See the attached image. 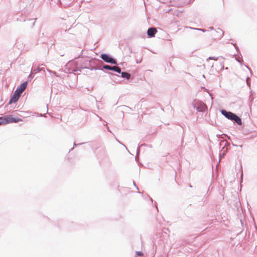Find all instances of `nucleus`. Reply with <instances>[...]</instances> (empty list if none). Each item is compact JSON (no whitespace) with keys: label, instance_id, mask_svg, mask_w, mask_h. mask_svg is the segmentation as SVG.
<instances>
[{"label":"nucleus","instance_id":"nucleus-1","mask_svg":"<svg viewBox=\"0 0 257 257\" xmlns=\"http://www.w3.org/2000/svg\"><path fill=\"white\" fill-rule=\"evenodd\" d=\"M220 112L221 113L228 119L234 121V122L238 125L242 124L241 118L235 113L231 111H227L224 109H222Z\"/></svg>","mask_w":257,"mask_h":257},{"label":"nucleus","instance_id":"nucleus-2","mask_svg":"<svg viewBox=\"0 0 257 257\" xmlns=\"http://www.w3.org/2000/svg\"><path fill=\"white\" fill-rule=\"evenodd\" d=\"M194 108H196L197 111L203 112L207 109L206 105L202 101H197L193 103Z\"/></svg>","mask_w":257,"mask_h":257},{"label":"nucleus","instance_id":"nucleus-3","mask_svg":"<svg viewBox=\"0 0 257 257\" xmlns=\"http://www.w3.org/2000/svg\"><path fill=\"white\" fill-rule=\"evenodd\" d=\"M100 57L103 60V61L106 63L112 64H117L116 61L107 54H101L100 56Z\"/></svg>","mask_w":257,"mask_h":257},{"label":"nucleus","instance_id":"nucleus-4","mask_svg":"<svg viewBox=\"0 0 257 257\" xmlns=\"http://www.w3.org/2000/svg\"><path fill=\"white\" fill-rule=\"evenodd\" d=\"M103 69H106V70H112V71L116 72L118 73H121V69L119 67L116 66H111L108 65H103V66L102 68H97V69L100 70H102Z\"/></svg>","mask_w":257,"mask_h":257},{"label":"nucleus","instance_id":"nucleus-5","mask_svg":"<svg viewBox=\"0 0 257 257\" xmlns=\"http://www.w3.org/2000/svg\"><path fill=\"white\" fill-rule=\"evenodd\" d=\"M5 120H6V122H7V123L18 122L21 120V119L19 118L13 117L12 115H9L5 116Z\"/></svg>","mask_w":257,"mask_h":257},{"label":"nucleus","instance_id":"nucleus-6","mask_svg":"<svg viewBox=\"0 0 257 257\" xmlns=\"http://www.w3.org/2000/svg\"><path fill=\"white\" fill-rule=\"evenodd\" d=\"M20 96H21V94L15 90V91L14 92L12 96L11 97V98L10 99L9 104H12V103H15V102H17L18 100V99H19Z\"/></svg>","mask_w":257,"mask_h":257},{"label":"nucleus","instance_id":"nucleus-7","mask_svg":"<svg viewBox=\"0 0 257 257\" xmlns=\"http://www.w3.org/2000/svg\"><path fill=\"white\" fill-rule=\"evenodd\" d=\"M157 32L156 28L151 27L148 29L147 31V35L150 38L155 37V34Z\"/></svg>","mask_w":257,"mask_h":257},{"label":"nucleus","instance_id":"nucleus-8","mask_svg":"<svg viewBox=\"0 0 257 257\" xmlns=\"http://www.w3.org/2000/svg\"><path fill=\"white\" fill-rule=\"evenodd\" d=\"M27 82L25 81L23 82L20 86L16 90L21 95L23 92V91L25 90L27 87Z\"/></svg>","mask_w":257,"mask_h":257},{"label":"nucleus","instance_id":"nucleus-9","mask_svg":"<svg viewBox=\"0 0 257 257\" xmlns=\"http://www.w3.org/2000/svg\"><path fill=\"white\" fill-rule=\"evenodd\" d=\"M220 145H223V146L222 147V150H221V151H222V152H220V154H219V158H220V159L224 158V156L225 155V154L227 152V149H226L225 150V147L226 146V143L224 141L222 142L221 143H220Z\"/></svg>","mask_w":257,"mask_h":257},{"label":"nucleus","instance_id":"nucleus-10","mask_svg":"<svg viewBox=\"0 0 257 257\" xmlns=\"http://www.w3.org/2000/svg\"><path fill=\"white\" fill-rule=\"evenodd\" d=\"M42 70H43V68H41L39 67H37L36 68H35L34 69H32L31 72L28 77V79L29 80L32 79L33 78L32 75L33 74H36V73L40 72L41 71H42Z\"/></svg>","mask_w":257,"mask_h":257},{"label":"nucleus","instance_id":"nucleus-11","mask_svg":"<svg viewBox=\"0 0 257 257\" xmlns=\"http://www.w3.org/2000/svg\"><path fill=\"white\" fill-rule=\"evenodd\" d=\"M121 77L128 80L131 78V74L126 72H121Z\"/></svg>","mask_w":257,"mask_h":257},{"label":"nucleus","instance_id":"nucleus-12","mask_svg":"<svg viewBox=\"0 0 257 257\" xmlns=\"http://www.w3.org/2000/svg\"><path fill=\"white\" fill-rule=\"evenodd\" d=\"M35 20H36V19H29V20H28V21L30 22L29 25L31 27H33L35 25Z\"/></svg>","mask_w":257,"mask_h":257},{"label":"nucleus","instance_id":"nucleus-13","mask_svg":"<svg viewBox=\"0 0 257 257\" xmlns=\"http://www.w3.org/2000/svg\"><path fill=\"white\" fill-rule=\"evenodd\" d=\"M5 124H7V122H6V120H5V117H0V125Z\"/></svg>","mask_w":257,"mask_h":257},{"label":"nucleus","instance_id":"nucleus-14","mask_svg":"<svg viewBox=\"0 0 257 257\" xmlns=\"http://www.w3.org/2000/svg\"><path fill=\"white\" fill-rule=\"evenodd\" d=\"M217 33L219 34V36H218V38H221L224 34V32L221 29H218V31H217Z\"/></svg>","mask_w":257,"mask_h":257},{"label":"nucleus","instance_id":"nucleus-15","mask_svg":"<svg viewBox=\"0 0 257 257\" xmlns=\"http://www.w3.org/2000/svg\"><path fill=\"white\" fill-rule=\"evenodd\" d=\"M47 71H48L50 73H52V74H53V75H55V76H57V77H58V76H59V75H57V73H56V72H55V71H51V70H49V69H47Z\"/></svg>","mask_w":257,"mask_h":257},{"label":"nucleus","instance_id":"nucleus-16","mask_svg":"<svg viewBox=\"0 0 257 257\" xmlns=\"http://www.w3.org/2000/svg\"><path fill=\"white\" fill-rule=\"evenodd\" d=\"M218 57H209L207 59V60H218Z\"/></svg>","mask_w":257,"mask_h":257},{"label":"nucleus","instance_id":"nucleus-17","mask_svg":"<svg viewBox=\"0 0 257 257\" xmlns=\"http://www.w3.org/2000/svg\"><path fill=\"white\" fill-rule=\"evenodd\" d=\"M249 81H250V78L249 77H247L246 79V81L247 85L249 86H250V85Z\"/></svg>","mask_w":257,"mask_h":257},{"label":"nucleus","instance_id":"nucleus-18","mask_svg":"<svg viewBox=\"0 0 257 257\" xmlns=\"http://www.w3.org/2000/svg\"><path fill=\"white\" fill-rule=\"evenodd\" d=\"M68 64L66 65V68H65V69L64 70V71L66 73H70L71 72L70 71V70H68V71L66 70V69L68 68Z\"/></svg>","mask_w":257,"mask_h":257},{"label":"nucleus","instance_id":"nucleus-19","mask_svg":"<svg viewBox=\"0 0 257 257\" xmlns=\"http://www.w3.org/2000/svg\"><path fill=\"white\" fill-rule=\"evenodd\" d=\"M140 147H138V148H137V156H138L140 153ZM137 156L136 157V159H137Z\"/></svg>","mask_w":257,"mask_h":257},{"label":"nucleus","instance_id":"nucleus-20","mask_svg":"<svg viewBox=\"0 0 257 257\" xmlns=\"http://www.w3.org/2000/svg\"><path fill=\"white\" fill-rule=\"evenodd\" d=\"M195 30H198V31H202L203 32L206 31V30H204V29H199V28H195L194 29Z\"/></svg>","mask_w":257,"mask_h":257},{"label":"nucleus","instance_id":"nucleus-21","mask_svg":"<svg viewBox=\"0 0 257 257\" xmlns=\"http://www.w3.org/2000/svg\"><path fill=\"white\" fill-rule=\"evenodd\" d=\"M137 254L138 255H142L143 253L141 251H137Z\"/></svg>","mask_w":257,"mask_h":257},{"label":"nucleus","instance_id":"nucleus-22","mask_svg":"<svg viewBox=\"0 0 257 257\" xmlns=\"http://www.w3.org/2000/svg\"><path fill=\"white\" fill-rule=\"evenodd\" d=\"M83 143H80V144H76L75 142L73 143V146H77L78 145H82L83 144Z\"/></svg>","mask_w":257,"mask_h":257},{"label":"nucleus","instance_id":"nucleus-23","mask_svg":"<svg viewBox=\"0 0 257 257\" xmlns=\"http://www.w3.org/2000/svg\"><path fill=\"white\" fill-rule=\"evenodd\" d=\"M106 127H107L108 131L111 133V131L109 130V127L107 126V125L106 124Z\"/></svg>","mask_w":257,"mask_h":257},{"label":"nucleus","instance_id":"nucleus-24","mask_svg":"<svg viewBox=\"0 0 257 257\" xmlns=\"http://www.w3.org/2000/svg\"><path fill=\"white\" fill-rule=\"evenodd\" d=\"M209 29H211V30H213V27H210Z\"/></svg>","mask_w":257,"mask_h":257},{"label":"nucleus","instance_id":"nucleus-25","mask_svg":"<svg viewBox=\"0 0 257 257\" xmlns=\"http://www.w3.org/2000/svg\"><path fill=\"white\" fill-rule=\"evenodd\" d=\"M76 71L75 70H74V69H72V72H73L74 71Z\"/></svg>","mask_w":257,"mask_h":257},{"label":"nucleus","instance_id":"nucleus-26","mask_svg":"<svg viewBox=\"0 0 257 257\" xmlns=\"http://www.w3.org/2000/svg\"><path fill=\"white\" fill-rule=\"evenodd\" d=\"M122 145L123 146V147H124L126 149L127 148H126V147L125 146V145H124L123 144H122Z\"/></svg>","mask_w":257,"mask_h":257},{"label":"nucleus","instance_id":"nucleus-27","mask_svg":"<svg viewBox=\"0 0 257 257\" xmlns=\"http://www.w3.org/2000/svg\"><path fill=\"white\" fill-rule=\"evenodd\" d=\"M99 118L100 120H101V117H99Z\"/></svg>","mask_w":257,"mask_h":257},{"label":"nucleus","instance_id":"nucleus-28","mask_svg":"<svg viewBox=\"0 0 257 257\" xmlns=\"http://www.w3.org/2000/svg\"><path fill=\"white\" fill-rule=\"evenodd\" d=\"M134 185L136 186V184H135V183L134 182Z\"/></svg>","mask_w":257,"mask_h":257}]
</instances>
